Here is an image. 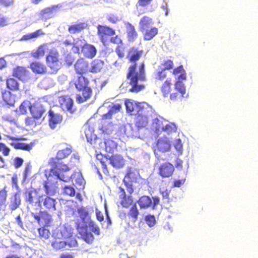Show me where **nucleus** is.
<instances>
[{"instance_id":"nucleus-1","label":"nucleus","mask_w":258,"mask_h":258,"mask_svg":"<svg viewBox=\"0 0 258 258\" xmlns=\"http://www.w3.org/2000/svg\"><path fill=\"white\" fill-rule=\"evenodd\" d=\"M143 54V49L135 46L131 47L127 52L126 58L131 64L127 70L126 78L131 86L129 92L132 93H138L145 88L143 83L147 80L145 62H141L138 66L137 64Z\"/></svg>"},{"instance_id":"nucleus-2","label":"nucleus","mask_w":258,"mask_h":258,"mask_svg":"<svg viewBox=\"0 0 258 258\" xmlns=\"http://www.w3.org/2000/svg\"><path fill=\"white\" fill-rule=\"evenodd\" d=\"M72 152V147L67 145L64 149L58 150L55 158H52L50 162V172L66 182H69L72 178V174L68 173L70 168L79 160L78 156L74 155L71 156L70 163H63L62 160L70 155Z\"/></svg>"},{"instance_id":"nucleus-3","label":"nucleus","mask_w":258,"mask_h":258,"mask_svg":"<svg viewBox=\"0 0 258 258\" xmlns=\"http://www.w3.org/2000/svg\"><path fill=\"white\" fill-rule=\"evenodd\" d=\"M124 104L126 112L136 116L135 124L138 128L144 127L148 124L150 111L147 103L126 99Z\"/></svg>"},{"instance_id":"nucleus-4","label":"nucleus","mask_w":258,"mask_h":258,"mask_svg":"<svg viewBox=\"0 0 258 258\" xmlns=\"http://www.w3.org/2000/svg\"><path fill=\"white\" fill-rule=\"evenodd\" d=\"M135 173L128 171L123 180V182L125 186L128 195L126 194L124 189L122 187H119L118 198L121 206L124 208H128L134 203L133 197L131 195L134 192L133 182L135 180Z\"/></svg>"},{"instance_id":"nucleus-5","label":"nucleus","mask_w":258,"mask_h":258,"mask_svg":"<svg viewBox=\"0 0 258 258\" xmlns=\"http://www.w3.org/2000/svg\"><path fill=\"white\" fill-rule=\"evenodd\" d=\"M79 217L82 219L83 224L77 223L76 229L78 233L81 236V238L88 244H92L94 241V237L91 233L87 232V225L86 222L90 220L89 212L84 207H81L77 210Z\"/></svg>"},{"instance_id":"nucleus-6","label":"nucleus","mask_w":258,"mask_h":258,"mask_svg":"<svg viewBox=\"0 0 258 258\" xmlns=\"http://www.w3.org/2000/svg\"><path fill=\"white\" fill-rule=\"evenodd\" d=\"M66 229L56 230L52 234L54 240L51 243L52 247L56 250H59L64 248L67 245L70 247L76 246L77 245V241L73 238L71 240V243H67L64 240L68 237L67 234Z\"/></svg>"},{"instance_id":"nucleus-7","label":"nucleus","mask_w":258,"mask_h":258,"mask_svg":"<svg viewBox=\"0 0 258 258\" xmlns=\"http://www.w3.org/2000/svg\"><path fill=\"white\" fill-rule=\"evenodd\" d=\"M96 158L98 161L101 164L103 172L105 174H108V171L107 169L106 163L109 160V163L113 167L119 168L123 167L124 165L125 161L123 157L119 155H112L108 159L106 156H104L102 154H97Z\"/></svg>"},{"instance_id":"nucleus-8","label":"nucleus","mask_w":258,"mask_h":258,"mask_svg":"<svg viewBox=\"0 0 258 258\" xmlns=\"http://www.w3.org/2000/svg\"><path fill=\"white\" fill-rule=\"evenodd\" d=\"M169 97L170 100L175 103L181 102L183 100L187 98L188 94L186 93L184 84L179 81H175L174 84V92H171Z\"/></svg>"},{"instance_id":"nucleus-9","label":"nucleus","mask_w":258,"mask_h":258,"mask_svg":"<svg viewBox=\"0 0 258 258\" xmlns=\"http://www.w3.org/2000/svg\"><path fill=\"white\" fill-rule=\"evenodd\" d=\"M46 62L52 73H56L60 68L59 53L56 50H51L46 56Z\"/></svg>"},{"instance_id":"nucleus-10","label":"nucleus","mask_w":258,"mask_h":258,"mask_svg":"<svg viewBox=\"0 0 258 258\" xmlns=\"http://www.w3.org/2000/svg\"><path fill=\"white\" fill-rule=\"evenodd\" d=\"M24 195L26 203L41 207L43 195L40 194L36 189L27 190L25 191Z\"/></svg>"},{"instance_id":"nucleus-11","label":"nucleus","mask_w":258,"mask_h":258,"mask_svg":"<svg viewBox=\"0 0 258 258\" xmlns=\"http://www.w3.org/2000/svg\"><path fill=\"white\" fill-rule=\"evenodd\" d=\"M97 35L100 41L105 45L109 37L115 34V30L109 26L98 25L97 27Z\"/></svg>"},{"instance_id":"nucleus-12","label":"nucleus","mask_w":258,"mask_h":258,"mask_svg":"<svg viewBox=\"0 0 258 258\" xmlns=\"http://www.w3.org/2000/svg\"><path fill=\"white\" fill-rule=\"evenodd\" d=\"M175 171L174 165L169 162H165L160 164L158 167V174L163 178L172 177Z\"/></svg>"},{"instance_id":"nucleus-13","label":"nucleus","mask_w":258,"mask_h":258,"mask_svg":"<svg viewBox=\"0 0 258 258\" xmlns=\"http://www.w3.org/2000/svg\"><path fill=\"white\" fill-rule=\"evenodd\" d=\"M171 144L166 137L159 139L153 146L155 154L157 156L160 152H166L170 150Z\"/></svg>"},{"instance_id":"nucleus-14","label":"nucleus","mask_w":258,"mask_h":258,"mask_svg":"<svg viewBox=\"0 0 258 258\" xmlns=\"http://www.w3.org/2000/svg\"><path fill=\"white\" fill-rule=\"evenodd\" d=\"M110 42L116 45L115 51L119 58H122L125 56V46L120 36L118 35L110 36Z\"/></svg>"},{"instance_id":"nucleus-15","label":"nucleus","mask_w":258,"mask_h":258,"mask_svg":"<svg viewBox=\"0 0 258 258\" xmlns=\"http://www.w3.org/2000/svg\"><path fill=\"white\" fill-rule=\"evenodd\" d=\"M30 72L26 67L16 66L12 71V76L22 82L28 81L30 79Z\"/></svg>"},{"instance_id":"nucleus-16","label":"nucleus","mask_w":258,"mask_h":258,"mask_svg":"<svg viewBox=\"0 0 258 258\" xmlns=\"http://www.w3.org/2000/svg\"><path fill=\"white\" fill-rule=\"evenodd\" d=\"M58 101L60 107L64 111H69L71 113L74 112L73 109V100L68 95L61 96L58 97Z\"/></svg>"},{"instance_id":"nucleus-17","label":"nucleus","mask_w":258,"mask_h":258,"mask_svg":"<svg viewBox=\"0 0 258 258\" xmlns=\"http://www.w3.org/2000/svg\"><path fill=\"white\" fill-rule=\"evenodd\" d=\"M76 73L83 76L89 72V64L84 58H79L74 64Z\"/></svg>"},{"instance_id":"nucleus-18","label":"nucleus","mask_w":258,"mask_h":258,"mask_svg":"<svg viewBox=\"0 0 258 258\" xmlns=\"http://www.w3.org/2000/svg\"><path fill=\"white\" fill-rule=\"evenodd\" d=\"M45 112L44 107L39 102H35L30 106V112L31 115L39 120L42 117Z\"/></svg>"},{"instance_id":"nucleus-19","label":"nucleus","mask_w":258,"mask_h":258,"mask_svg":"<svg viewBox=\"0 0 258 258\" xmlns=\"http://www.w3.org/2000/svg\"><path fill=\"white\" fill-rule=\"evenodd\" d=\"M8 138L10 140L13 141L14 142H11L10 145L16 150H22L24 151H30L32 147L33 146V143H31L30 144H26L24 143L18 142L17 141L19 140L18 138L7 136Z\"/></svg>"},{"instance_id":"nucleus-20","label":"nucleus","mask_w":258,"mask_h":258,"mask_svg":"<svg viewBox=\"0 0 258 258\" xmlns=\"http://www.w3.org/2000/svg\"><path fill=\"white\" fill-rule=\"evenodd\" d=\"M32 216L39 224H43L45 226H49L52 221L51 215L46 211H40L38 215L32 214Z\"/></svg>"},{"instance_id":"nucleus-21","label":"nucleus","mask_w":258,"mask_h":258,"mask_svg":"<svg viewBox=\"0 0 258 258\" xmlns=\"http://www.w3.org/2000/svg\"><path fill=\"white\" fill-rule=\"evenodd\" d=\"M154 122H156L158 124V126L156 127L155 131L156 133L157 134L161 132H164L168 134H170L175 132L177 130V127L174 123L169 122L165 125L160 127V124L162 122V121L158 119H156L154 120Z\"/></svg>"},{"instance_id":"nucleus-22","label":"nucleus","mask_w":258,"mask_h":258,"mask_svg":"<svg viewBox=\"0 0 258 258\" xmlns=\"http://www.w3.org/2000/svg\"><path fill=\"white\" fill-rule=\"evenodd\" d=\"M30 69L35 74L44 75L47 72L46 65L39 61H34L30 63Z\"/></svg>"},{"instance_id":"nucleus-23","label":"nucleus","mask_w":258,"mask_h":258,"mask_svg":"<svg viewBox=\"0 0 258 258\" xmlns=\"http://www.w3.org/2000/svg\"><path fill=\"white\" fill-rule=\"evenodd\" d=\"M48 115L49 125L51 129L55 128L56 125L60 123L62 120V115L55 113L52 109L49 110Z\"/></svg>"},{"instance_id":"nucleus-24","label":"nucleus","mask_w":258,"mask_h":258,"mask_svg":"<svg viewBox=\"0 0 258 258\" xmlns=\"http://www.w3.org/2000/svg\"><path fill=\"white\" fill-rule=\"evenodd\" d=\"M97 52V49L92 44L85 43L81 47V53L87 58H94L96 55Z\"/></svg>"},{"instance_id":"nucleus-25","label":"nucleus","mask_w":258,"mask_h":258,"mask_svg":"<svg viewBox=\"0 0 258 258\" xmlns=\"http://www.w3.org/2000/svg\"><path fill=\"white\" fill-rule=\"evenodd\" d=\"M81 92V94H78L76 97V101L78 103H82L90 99L92 94V89L89 86L78 90Z\"/></svg>"},{"instance_id":"nucleus-26","label":"nucleus","mask_w":258,"mask_h":258,"mask_svg":"<svg viewBox=\"0 0 258 258\" xmlns=\"http://www.w3.org/2000/svg\"><path fill=\"white\" fill-rule=\"evenodd\" d=\"M125 25L128 41L130 42L135 41L137 39L138 36L135 26L130 22H126Z\"/></svg>"},{"instance_id":"nucleus-27","label":"nucleus","mask_w":258,"mask_h":258,"mask_svg":"<svg viewBox=\"0 0 258 258\" xmlns=\"http://www.w3.org/2000/svg\"><path fill=\"white\" fill-rule=\"evenodd\" d=\"M104 66L103 60L96 58L93 60L90 63L89 67V72L92 74H97L101 72Z\"/></svg>"},{"instance_id":"nucleus-28","label":"nucleus","mask_w":258,"mask_h":258,"mask_svg":"<svg viewBox=\"0 0 258 258\" xmlns=\"http://www.w3.org/2000/svg\"><path fill=\"white\" fill-rule=\"evenodd\" d=\"M56 8V6H52L51 7H47L41 10L38 15L39 20L42 21H46L51 18L53 11Z\"/></svg>"},{"instance_id":"nucleus-29","label":"nucleus","mask_w":258,"mask_h":258,"mask_svg":"<svg viewBox=\"0 0 258 258\" xmlns=\"http://www.w3.org/2000/svg\"><path fill=\"white\" fill-rule=\"evenodd\" d=\"M88 25L85 22H80L70 25L68 26V31L71 34L79 33L87 28Z\"/></svg>"},{"instance_id":"nucleus-30","label":"nucleus","mask_w":258,"mask_h":258,"mask_svg":"<svg viewBox=\"0 0 258 258\" xmlns=\"http://www.w3.org/2000/svg\"><path fill=\"white\" fill-rule=\"evenodd\" d=\"M172 85L171 79H167L161 85L160 91L164 98L168 97L171 93L172 90Z\"/></svg>"},{"instance_id":"nucleus-31","label":"nucleus","mask_w":258,"mask_h":258,"mask_svg":"<svg viewBox=\"0 0 258 258\" xmlns=\"http://www.w3.org/2000/svg\"><path fill=\"white\" fill-rule=\"evenodd\" d=\"M172 74L177 76L175 81L182 82V81L186 79V74L182 66H178L174 69L172 71Z\"/></svg>"},{"instance_id":"nucleus-32","label":"nucleus","mask_w":258,"mask_h":258,"mask_svg":"<svg viewBox=\"0 0 258 258\" xmlns=\"http://www.w3.org/2000/svg\"><path fill=\"white\" fill-rule=\"evenodd\" d=\"M44 32L41 29H38L32 33H27L23 35L20 40L21 41H27L30 40L35 39L40 36L44 35Z\"/></svg>"},{"instance_id":"nucleus-33","label":"nucleus","mask_w":258,"mask_h":258,"mask_svg":"<svg viewBox=\"0 0 258 258\" xmlns=\"http://www.w3.org/2000/svg\"><path fill=\"white\" fill-rule=\"evenodd\" d=\"M140 214L136 203H134L129 209L127 215L132 222H135L138 219Z\"/></svg>"},{"instance_id":"nucleus-34","label":"nucleus","mask_w":258,"mask_h":258,"mask_svg":"<svg viewBox=\"0 0 258 258\" xmlns=\"http://www.w3.org/2000/svg\"><path fill=\"white\" fill-rule=\"evenodd\" d=\"M2 98L5 103L10 106H14L15 103V98L10 91L4 90L2 92Z\"/></svg>"},{"instance_id":"nucleus-35","label":"nucleus","mask_w":258,"mask_h":258,"mask_svg":"<svg viewBox=\"0 0 258 258\" xmlns=\"http://www.w3.org/2000/svg\"><path fill=\"white\" fill-rule=\"evenodd\" d=\"M141 209H146L152 206V200L147 196H143L141 197L137 201Z\"/></svg>"},{"instance_id":"nucleus-36","label":"nucleus","mask_w":258,"mask_h":258,"mask_svg":"<svg viewBox=\"0 0 258 258\" xmlns=\"http://www.w3.org/2000/svg\"><path fill=\"white\" fill-rule=\"evenodd\" d=\"M153 23V22L151 18L147 16L143 17L139 22V26L141 31L143 32L144 30L148 29Z\"/></svg>"},{"instance_id":"nucleus-37","label":"nucleus","mask_w":258,"mask_h":258,"mask_svg":"<svg viewBox=\"0 0 258 258\" xmlns=\"http://www.w3.org/2000/svg\"><path fill=\"white\" fill-rule=\"evenodd\" d=\"M89 84V81L88 79L81 75L78 77L77 79L74 83L75 87L77 90H80L84 88L88 87Z\"/></svg>"},{"instance_id":"nucleus-38","label":"nucleus","mask_w":258,"mask_h":258,"mask_svg":"<svg viewBox=\"0 0 258 258\" xmlns=\"http://www.w3.org/2000/svg\"><path fill=\"white\" fill-rule=\"evenodd\" d=\"M43 204L44 207L49 211H54L56 210V201L55 199L49 197H46L43 199Z\"/></svg>"},{"instance_id":"nucleus-39","label":"nucleus","mask_w":258,"mask_h":258,"mask_svg":"<svg viewBox=\"0 0 258 258\" xmlns=\"http://www.w3.org/2000/svg\"><path fill=\"white\" fill-rule=\"evenodd\" d=\"M20 204V195L19 192H17L11 197L10 208L12 211L15 210L19 207Z\"/></svg>"},{"instance_id":"nucleus-40","label":"nucleus","mask_w":258,"mask_h":258,"mask_svg":"<svg viewBox=\"0 0 258 258\" xmlns=\"http://www.w3.org/2000/svg\"><path fill=\"white\" fill-rule=\"evenodd\" d=\"M6 85L7 88L11 91H18L20 90V84L15 78H7L6 80Z\"/></svg>"},{"instance_id":"nucleus-41","label":"nucleus","mask_w":258,"mask_h":258,"mask_svg":"<svg viewBox=\"0 0 258 258\" xmlns=\"http://www.w3.org/2000/svg\"><path fill=\"white\" fill-rule=\"evenodd\" d=\"M158 32V28L156 27H152L150 29L144 30L143 33L144 39L145 40H150L153 38Z\"/></svg>"},{"instance_id":"nucleus-42","label":"nucleus","mask_w":258,"mask_h":258,"mask_svg":"<svg viewBox=\"0 0 258 258\" xmlns=\"http://www.w3.org/2000/svg\"><path fill=\"white\" fill-rule=\"evenodd\" d=\"M105 149L107 152L110 153L116 148V143L110 139H105L104 141Z\"/></svg>"},{"instance_id":"nucleus-43","label":"nucleus","mask_w":258,"mask_h":258,"mask_svg":"<svg viewBox=\"0 0 258 258\" xmlns=\"http://www.w3.org/2000/svg\"><path fill=\"white\" fill-rule=\"evenodd\" d=\"M30 102L28 100L23 101L18 108L19 113L21 115H25L27 112V108L30 109V106H31Z\"/></svg>"},{"instance_id":"nucleus-44","label":"nucleus","mask_w":258,"mask_h":258,"mask_svg":"<svg viewBox=\"0 0 258 258\" xmlns=\"http://www.w3.org/2000/svg\"><path fill=\"white\" fill-rule=\"evenodd\" d=\"M45 54V49L43 46H39L36 50L31 53V56L35 59H38Z\"/></svg>"},{"instance_id":"nucleus-45","label":"nucleus","mask_w":258,"mask_h":258,"mask_svg":"<svg viewBox=\"0 0 258 258\" xmlns=\"http://www.w3.org/2000/svg\"><path fill=\"white\" fill-rule=\"evenodd\" d=\"M38 120V119L34 118L32 115L31 116H27L25 119V123L26 126L34 127L37 125Z\"/></svg>"},{"instance_id":"nucleus-46","label":"nucleus","mask_w":258,"mask_h":258,"mask_svg":"<svg viewBox=\"0 0 258 258\" xmlns=\"http://www.w3.org/2000/svg\"><path fill=\"white\" fill-rule=\"evenodd\" d=\"M7 193L8 191L6 189V187H4L3 189L0 190V208L6 204L8 196Z\"/></svg>"},{"instance_id":"nucleus-47","label":"nucleus","mask_w":258,"mask_h":258,"mask_svg":"<svg viewBox=\"0 0 258 258\" xmlns=\"http://www.w3.org/2000/svg\"><path fill=\"white\" fill-rule=\"evenodd\" d=\"M174 66L173 62L171 59L164 60L160 65L161 69L166 70H170Z\"/></svg>"},{"instance_id":"nucleus-48","label":"nucleus","mask_w":258,"mask_h":258,"mask_svg":"<svg viewBox=\"0 0 258 258\" xmlns=\"http://www.w3.org/2000/svg\"><path fill=\"white\" fill-rule=\"evenodd\" d=\"M89 227L92 232L96 235H99L100 230L98 226H96L95 222L91 220L88 221L87 228Z\"/></svg>"},{"instance_id":"nucleus-49","label":"nucleus","mask_w":258,"mask_h":258,"mask_svg":"<svg viewBox=\"0 0 258 258\" xmlns=\"http://www.w3.org/2000/svg\"><path fill=\"white\" fill-rule=\"evenodd\" d=\"M38 231L39 236L41 238H43L44 239H47L49 238V235H50V232L48 229H47L44 227H41V228H39L38 229Z\"/></svg>"},{"instance_id":"nucleus-50","label":"nucleus","mask_w":258,"mask_h":258,"mask_svg":"<svg viewBox=\"0 0 258 258\" xmlns=\"http://www.w3.org/2000/svg\"><path fill=\"white\" fill-rule=\"evenodd\" d=\"M63 194L70 197H74L75 195V190L71 186H66L63 188Z\"/></svg>"},{"instance_id":"nucleus-51","label":"nucleus","mask_w":258,"mask_h":258,"mask_svg":"<svg viewBox=\"0 0 258 258\" xmlns=\"http://www.w3.org/2000/svg\"><path fill=\"white\" fill-rule=\"evenodd\" d=\"M167 77L166 71L161 69V70L158 71L155 75V79L160 81H163Z\"/></svg>"},{"instance_id":"nucleus-52","label":"nucleus","mask_w":258,"mask_h":258,"mask_svg":"<svg viewBox=\"0 0 258 258\" xmlns=\"http://www.w3.org/2000/svg\"><path fill=\"white\" fill-rule=\"evenodd\" d=\"M121 108V105L119 104L113 105L108 111V113L105 114V116H111L113 114L118 112Z\"/></svg>"},{"instance_id":"nucleus-53","label":"nucleus","mask_w":258,"mask_h":258,"mask_svg":"<svg viewBox=\"0 0 258 258\" xmlns=\"http://www.w3.org/2000/svg\"><path fill=\"white\" fill-rule=\"evenodd\" d=\"M107 20L111 24H116L120 21V19L116 15L109 14L106 17Z\"/></svg>"},{"instance_id":"nucleus-54","label":"nucleus","mask_w":258,"mask_h":258,"mask_svg":"<svg viewBox=\"0 0 258 258\" xmlns=\"http://www.w3.org/2000/svg\"><path fill=\"white\" fill-rule=\"evenodd\" d=\"M0 152L5 156H8L10 154V149L3 143H0Z\"/></svg>"},{"instance_id":"nucleus-55","label":"nucleus","mask_w":258,"mask_h":258,"mask_svg":"<svg viewBox=\"0 0 258 258\" xmlns=\"http://www.w3.org/2000/svg\"><path fill=\"white\" fill-rule=\"evenodd\" d=\"M145 221L147 224L150 226H153L156 222L155 218L154 216L152 215H148L145 217Z\"/></svg>"},{"instance_id":"nucleus-56","label":"nucleus","mask_w":258,"mask_h":258,"mask_svg":"<svg viewBox=\"0 0 258 258\" xmlns=\"http://www.w3.org/2000/svg\"><path fill=\"white\" fill-rule=\"evenodd\" d=\"M74 60L75 59L74 57L70 54H67L64 57V62L68 67L72 66L73 64Z\"/></svg>"},{"instance_id":"nucleus-57","label":"nucleus","mask_w":258,"mask_h":258,"mask_svg":"<svg viewBox=\"0 0 258 258\" xmlns=\"http://www.w3.org/2000/svg\"><path fill=\"white\" fill-rule=\"evenodd\" d=\"M23 162L24 160L22 158L16 157L14 159L13 165L16 168H18L22 165Z\"/></svg>"},{"instance_id":"nucleus-58","label":"nucleus","mask_w":258,"mask_h":258,"mask_svg":"<svg viewBox=\"0 0 258 258\" xmlns=\"http://www.w3.org/2000/svg\"><path fill=\"white\" fill-rule=\"evenodd\" d=\"M174 146L176 150L181 154L182 150V144L181 143V140L180 139H177L176 140Z\"/></svg>"},{"instance_id":"nucleus-59","label":"nucleus","mask_w":258,"mask_h":258,"mask_svg":"<svg viewBox=\"0 0 258 258\" xmlns=\"http://www.w3.org/2000/svg\"><path fill=\"white\" fill-rule=\"evenodd\" d=\"M0 5H3L5 7H10L13 6V0H0Z\"/></svg>"},{"instance_id":"nucleus-60","label":"nucleus","mask_w":258,"mask_h":258,"mask_svg":"<svg viewBox=\"0 0 258 258\" xmlns=\"http://www.w3.org/2000/svg\"><path fill=\"white\" fill-rule=\"evenodd\" d=\"M153 0H138V4L140 7H145L151 4Z\"/></svg>"},{"instance_id":"nucleus-61","label":"nucleus","mask_w":258,"mask_h":258,"mask_svg":"<svg viewBox=\"0 0 258 258\" xmlns=\"http://www.w3.org/2000/svg\"><path fill=\"white\" fill-rule=\"evenodd\" d=\"M3 119L4 120H5L6 121H8L11 123H14V124L16 123V119L14 117H13L11 115H6L4 117Z\"/></svg>"},{"instance_id":"nucleus-62","label":"nucleus","mask_w":258,"mask_h":258,"mask_svg":"<svg viewBox=\"0 0 258 258\" xmlns=\"http://www.w3.org/2000/svg\"><path fill=\"white\" fill-rule=\"evenodd\" d=\"M185 180V179H176L173 182V186L179 187L184 184Z\"/></svg>"},{"instance_id":"nucleus-63","label":"nucleus","mask_w":258,"mask_h":258,"mask_svg":"<svg viewBox=\"0 0 258 258\" xmlns=\"http://www.w3.org/2000/svg\"><path fill=\"white\" fill-rule=\"evenodd\" d=\"M95 212L97 219L99 222L103 221L104 220V216L102 213L98 209H96Z\"/></svg>"},{"instance_id":"nucleus-64","label":"nucleus","mask_w":258,"mask_h":258,"mask_svg":"<svg viewBox=\"0 0 258 258\" xmlns=\"http://www.w3.org/2000/svg\"><path fill=\"white\" fill-rule=\"evenodd\" d=\"M160 200L158 197H154L152 198V206L153 209H155L156 206L159 204Z\"/></svg>"}]
</instances>
